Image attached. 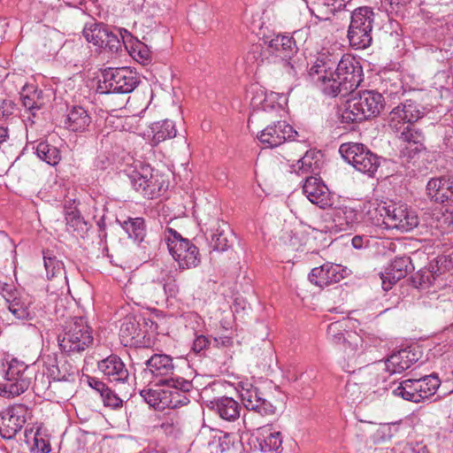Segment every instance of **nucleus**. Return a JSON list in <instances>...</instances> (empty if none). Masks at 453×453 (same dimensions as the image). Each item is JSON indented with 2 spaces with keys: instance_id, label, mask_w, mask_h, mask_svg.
Returning a JSON list of instances; mask_svg holds the SVG:
<instances>
[{
  "instance_id": "63",
  "label": "nucleus",
  "mask_w": 453,
  "mask_h": 453,
  "mask_svg": "<svg viewBox=\"0 0 453 453\" xmlns=\"http://www.w3.org/2000/svg\"><path fill=\"white\" fill-rule=\"evenodd\" d=\"M9 137L8 129L0 126V144L7 140Z\"/></svg>"
},
{
  "instance_id": "37",
  "label": "nucleus",
  "mask_w": 453,
  "mask_h": 453,
  "mask_svg": "<svg viewBox=\"0 0 453 453\" xmlns=\"http://www.w3.org/2000/svg\"><path fill=\"white\" fill-rule=\"evenodd\" d=\"M392 392L395 396H400L407 401L413 403H420L422 401V396L418 394L416 378L403 380Z\"/></svg>"
},
{
  "instance_id": "21",
  "label": "nucleus",
  "mask_w": 453,
  "mask_h": 453,
  "mask_svg": "<svg viewBox=\"0 0 453 453\" xmlns=\"http://www.w3.org/2000/svg\"><path fill=\"white\" fill-rule=\"evenodd\" d=\"M422 117L423 112L419 110L416 102L405 100L390 111L389 127L394 128L398 127V126L403 127L408 124H414Z\"/></svg>"
},
{
  "instance_id": "42",
  "label": "nucleus",
  "mask_w": 453,
  "mask_h": 453,
  "mask_svg": "<svg viewBox=\"0 0 453 453\" xmlns=\"http://www.w3.org/2000/svg\"><path fill=\"white\" fill-rule=\"evenodd\" d=\"M36 154L40 159L50 165H56L60 161L59 150L48 142H40L36 147Z\"/></svg>"
},
{
  "instance_id": "55",
  "label": "nucleus",
  "mask_w": 453,
  "mask_h": 453,
  "mask_svg": "<svg viewBox=\"0 0 453 453\" xmlns=\"http://www.w3.org/2000/svg\"><path fill=\"white\" fill-rule=\"evenodd\" d=\"M210 340L206 336L201 334L196 337L193 342L192 349L196 353H200L207 349Z\"/></svg>"
},
{
  "instance_id": "31",
  "label": "nucleus",
  "mask_w": 453,
  "mask_h": 453,
  "mask_svg": "<svg viewBox=\"0 0 453 453\" xmlns=\"http://www.w3.org/2000/svg\"><path fill=\"white\" fill-rule=\"evenodd\" d=\"M389 203L383 201H369L364 204V211L366 220L375 226H384L386 228V218H388V209Z\"/></svg>"
},
{
  "instance_id": "9",
  "label": "nucleus",
  "mask_w": 453,
  "mask_h": 453,
  "mask_svg": "<svg viewBox=\"0 0 453 453\" xmlns=\"http://www.w3.org/2000/svg\"><path fill=\"white\" fill-rule=\"evenodd\" d=\"M138 84V78L128 68H108L103 72V81L99 88L106 93L127 94Z\"/></svg>"
},
{
  "instance_id": "3",
  "label": "nucleus",
  "mask_w": 453,
  "mask_h": 453,
  "mask_svg": "<svg viewBox=\"0 0 453 453\" xmlns=\"http://www.w3.org/2000/svg\"><path fill=\"white\" fill-rule=\"evenodd\" d=\"M374 17L372 9L368 6L356 8L351 12L347 37L353 49L365 50L371 46Z\"/></svg>"
},
{
  "instance_id": "30",
  "label": "nucleus",
  "mask_w": 453,
  "mask_h": 453,
  "mask_svg": "<svg viewBox=\"0 0 453 453\" xmlns=\"http://www.w3.org/2000/svg\"><path fill=\"white\" fill-rule=\"evenodd\" d=\"M211 409L226 421H234L240 416V405L232 397H220L211 402Z\"/></svg>"
},
{
  "instance_id": "44",
  "label": "nucleus",
  "mask_w": 453,
  "mask_h": 453,
  "mask_svg": "<svg viewBox=\"0 0 453 453\" xmlns=\"http://www.w3.org/2000/svg\"><path fill=\"white\" fill-rule=\"evenodd\" d=\"M365 393V389L363 388L358 380L357 381L349 380L344 388L343 397L353 404L361 402Z\"/></svg>"
},
{
  "instance_id": "43",
  "label": "nucleus",
  "mask_w": 453,
  "mask_h": 453,
  "mask_svg": "<svg viewBox=\"0 0 453 453\" xmlns=\"http://www.w3.org/2000/svg\"><path fill=\"white\" fill-rule=\"evenodd\" d=\"M378 366L380 365L369 366L360 372L357 380L363 386V388L365 389V392L370 391L372 387L377 386L381 380L378 372L380 370Z\"/></svg>"
},
{
  "instance_id": "23",
  "label": "nucleus",
  "mask_w": 453,
  "mask_h": 453,
  "mask_svg": "<svg viewBox=\"0 0 453 453\" xmlns=\"http://www.w3.org/2000/svg\"><path fill=\"white\" fill-rule=\"evenodd\" d=\"M413 266L408 257H395L386 268L384 273H380L381 286L385 291L392 288L401 279H403Z\"/></svg>"
},
{
  "instance_id": "52",
  "label": "nucleus",
  "mask_w": 453,
  "mask_h": 453,
  "mask_svg": "<svg viewBox=\"0 0 453 453\" xmlns=\"http://www.w3.org/2000/svg\"><path fill=\"white\" fill-rule=\"evenodd\" d=\"M160 427L165 434L175 435L180 429V420L174 416L167 417L161 423Z\"/></svg>"
},
{
  "instance_id": "5",
  "label": "nucleus",
  "mask_w": 453,
  "mask_h": 453,
  "mask_svg": "<svg viewBox=\"0 0 453 453\" xmlns=\"http://www.w3.org/2000/svg\"><path fill=\"white\" fill-rule=\"evenodd\" d=\"M91 327L83 318H74L58 337V344L69 355L81 353L93 343Z\"/></svg>"
},
{
  "instance_id": "22",
  "label": "nucleus",
  "mask_w": 453,
  "mask_h": 453,
  "mask_svg": "<svg viewBox=\"0 0 453 453\" xmlns=\"http://www.w3.org/2000/svg\"><path fill=\"white\" fill-rule=\"evenodd\" d=\"M303 192L311 203L321 209H326L332 205L327 187L317 176L311 175L305 178Z\"/></svg>"
},
{
  "instance_id": "38",
  "label": "nucleus",
  "mask_w": 453,
  "mask_h": 453,
  "mask_svg": "<svg viewBox=\"0 0 453 453\" xmlns=\"http://www.w3.org/2000/svg\"><path fill=\"white\" fill-rule=\"evenodd\" d=\"M25 108L30 111H37L43 105L42 91L34 86H25L21 93Z\"/></svg>"
},
{
  "instance_id": "34",
  "label": "nucleus",
  "mask_w": 453,
  "mask_h": 453,
  "mask_svg": "<svg viewBox=\"0 0 453 453\" xmlns=\"http://www.w3.org/2000/svg\"><path fill=\"white\" fill-rule=\"evenodd\" d=\"M119 336L124 345L133 343V340H138L144 337V334L140 327L139 322L134 316H126L119 328Z\"/></svg>"
},
{
  "instance_id": "29",
  "label": "nucleus",
  "mask_w": 453,
  "mask_h": 453,
  "mask_svg": "<svg viewBox=\"0 0 453 453\" xmlns=\"http://www.w3.org/2000/svg\"><path fill=\"white\" fill-rule=\"evenodd\" d=\"M91 123V117L81 106H73L65 120V127L72 132H84Z\"/></svg>"
},
{
  "instance_id": "2",
  "label": "nucleus",
  "mask_w": 453,
  "mask_h": 453,
  "mask_svg": "<svg viewBox=\"0 0 453 453\" xmlns=\"http://www.w3.org/2000/svg\"><path fill=\"white\" fill-rule=\"evenodd\" d=\"M337 56L321 54L310 69V76L321 92L329 97L346 96L350 91L335 73Z\"/></svg>"
},
{
  "instance_id": "60",
  "label": "nucleus",
  "mask_w": 453,
  "mask_h": 453,
  "mask_svg": "<svg viewBox=\"0 0 453 453\" xmlns=\"http://www.w3.org/2000/svg\"><path fill=\"white\" fill-rule=\"evenodd\" d=\"M274 97L273 94L272 93L269 96H266L265 99L260 103L261 107L264 111H266L268 108H274L273 104H271V99Z\"/></svg>"
},
{
  "instance_id": "13",
  "label": "nucleus",
  "mask_w": 453,
  "mask_h": 453,
  "mask_svg": "<svg viewBox=\"0 0 453 453\" xmlns=\"http://www.w3.org/2000/svg\"><path fill=\"white\" fill-rule=\"evenodd\" d=\"M264 394L258 388L251 383H242L240 390V396L244 407L260 416H270L275 413L276 408L271 402L266 400Z\"/></svg>"
},
{
  "instance_id": "12",
  "label": "nucleus",
  "mask_w": 453,
  "mask_h": 453,
  "mask_svg": "<svg viewBox=\"0 0 453 453\" xmlns=\"http://www.w3.org/2000/svg\"><path fill=\"white\" fill-rule=\"evenodd\" d=\"M335 74L352 93L363 81V68L360 62L353 56H342L335 65Z\"/></svg>"
},
{
  "instance_id": "26",
  "label": "nucleus",
  "mask_w": 453,
  "mask_h": 453,
  "mask_svg": "<svg viewBox=\"0 0 453 453\" xmlns=\"http://www.w3.org/2000/svg\"><path fill=\"white\" fill-rule=\"evenodd\" d=\"M146 370L152 376L165 379L174 378L173 376L174 365L173 357L166 354H154L146 362Z\"/></svg>"
},
{
  "instance_id": "47",
  "label": "nucleus",
  "mask_w": 453,
  "mask_h": 453,
  "mask_svg": "<svg viewBox=\"0 0 453 453\" xmlns=\"http://www.w3.org/2000/svg\"><path fill=\"white\" fill-rule=\"evenodd\" d=\"M130 55L134 59L142 65H146L151 61V51L145 43L140 41H136L134 45H132Z\"/></svg>"
},
{
  "instance_id": "41",
  "label": "nucleus",
  "mask_w": 453,
  "mask_h": 453,
  "mask_svg": "<svg viewBox=\"0 0 453 453\" xmlns=\"http://www.w3.org/2000/svg\"><path fill=\"white\" fill-rule=\"evenodd\" d=\"M122 228L136 242H141L145 237L144 220L142 218L128 219L121 224Z\"/></svg>"
},
{
  "instance_id": "25",
  "label": "nucleus",
  "mask_w": 453,
  "mask_h": 453,
  "mask_svg": "<svg viewBox=\"0 0 453 453\" xmlns=\"http://www.w3.org/2000/svg\"><path fill=\"white\" fill-rule=\"evenodd\" d=\"M419 359V353L411 349H403L390 355L382 365V369L390 375L401 373L410 368L414 363Z\"/></svg>"
},
{
  "instance_id": "1",
  "label": "nucleus",
  "mask_w": 453,
  "mask_h": 453,
  "mask_svg": "<svg viewBox=\"0 0 453 453\" xmlns=\"http://www.w3.org/2000/svg\"><path fill=\"white\" fill-rule=\"evenodd\" d=\"M384 107L381 94L365 90L348 99L340 114L342 123H358L380 114Z\"/></svg>"
},
{
  "instance_id": "20",
  "label": "nucleus",
  "mask_w": 453,
  "mask_h": 453,
  "mask_svg": "<svg viewBox=\"0 0 453 453\" xmlns=\"http://www.w3.org/2000/svg\"><path fill=\"white\" fill-rule=\"evenodd\" d=\"M296 134L292 126L286 121H277L262 130L257 138L268 148H274L294 138Z\"/></svg>"
},
{
  "instance_id": "61",
  "label": "nucleus",
  "mask_w": 453,
  "mask_h": 453,
  "mask_svg": "<svg viewBox=\"0 0 453 453\" xmlns=\"http://www.w3.org/2000/svg\"><path fill=\"white\" fill-rule=\"evenodd\" d=\"M352 245L356 249H361L363 247V238L361 236H354L352 238Z\"/></svg>"
},
{
  "instance_id": "35",
  "label": "nucleus",
  "mask_w": 453,
  "mask_h": 453,
  "mask_svg": "<svg viewBox=\"0 0 453 453\" xmlns=\"http://www.w3.org/2000/svg\"><path fill=\"white\" fill-rule=\"evenodd\" d=\"M227 226L226 223H216L211 229L210 234L209 245L216 251H226L229 247V240L227 238Z\"/></svg>"
},
{
  "instance_id": "51",
  "label": "nucleus",
  "mask_w": 453,
  "mask_h": 453,
  "mask_svg": "<svg viewBox=\"0 0 453 453\" xmlns=\"http://www.w3.org/2000/svg\"><path fill=\"white\" fill-rule=\"evenodd\" d=\"M344 325L342 321H335L328 325L326 334L335 343H340L344 340Z\"/></svg>"
},
{
  "instance_id": "8",
  "label": "nucleus",
  "mask_w": 453,
  "mask_h": 453,
  "mask_svg": "<svg viewBox=\"0 0 453 453\" xmlns=\"http://www.w3.org/2000/svg\"><path fill=\"white\" fill-rule=\"evenodd\" d=\"M0 295L5 301V305L13 317L19 320H30L35 313L31 310L33 303L31 296L18 289L12 284L0 282Z\"/></svg>"
},
{
  "instance_id": "40",
  "label": "nucleus",
  "mask_w": 453,
  "mask_h": 453,
  "mask_svg": "<svg viewBox=\"0 0 453 453\" xmlns=\"http://www.w3.org/2000/svg\"><path fill=\"white\" fill-rule=\"evenodd\" d=\"M416 382L422 401L434 395L441 383L438 376L434 373L416 378Z\"/></svg>"
},
{
  "instance_id": "17",
  "label": "nucleus",
  "mask_w": 453,
  "mask_h": 453,
  "mask_svg": "<svg viewBox=\"0 0 453 453\" xmlns=\"http://www.w3.org/2000/svg\"><path fill=\"white\" fill-rule=\"evenodd\" d=\"M97 368L105 380L115 384H129L130 372L122 359L114 354L99 361Z\"/></svg>"
},
{
  "instance_id": "24",
  "label": "nucleus",
  "mask_w": 453,
  "mask_h": 453,
  "mask_svg": "<svg viewBox=\"0 0 453 453\" xmlns=\"http://www.w3.org/2000/svg\"><path fill=\"white\" fill-rule=\"evenodd\" d=\"M343 272L344 270L340 265L326 263L313 268L309 273V280L312 284L325 288L342 280L344 278Z\"/></svg>"
},
{
  "instance_id": "53",
  "label": "nucleus",
  "mask_w": 453,
  "mask_h": 453,
  "mask_svg": "<svg viewBox=\"0 0 453 453\" xmlns=\"http://www.w3.org/2000/svg\"><path fill=\"white\" fill-rule=\"evenodd\" d=\"M101 398L105 406H109L113 409L122 406L123 403V400L119 398L109 387L105 391H104V394H101Z\"/></svg>"
},
{
  "instance_id": "56",
  "label": "nucleus",
  "mask_w": 453,
  "mask_h": 453,
  "mask_svg": "<svg viewBox=\"0 0 453 453\" xmlns=\"http://www.w3.org/2000/svg\"><path fill=\"white\" fill-rule=\"evenodd\" d=\"M35 448L40 453H49L50 451V444L42 438H35Z\"/></svg>"
},
{
  "instance_id": "54",
  "label": "nucleus",
  "mask_w": 453,
  "mask_h": 453,
  "mask_svg": "<svg viewBox=\"0 0 453 453\" xmlns=\"http://www.w3.org/2000/svg\"><path fill=\"white\" fill-rule=\"evenodd\" d=\"M245 61L250 65H260L264 62L262 47L260 45H252L246 54Z\"/></svg>"
},
{
  "instance_id": "62",
  "label": "nucleus",
  "mask_w": 453,
  "mask_h": 453,
  "mask_svg": "<svg viewBox=\"0 0 453 453\" xmlns=\"http://www.w3.org/2000/svg\"><path fill=\"white\" fill-rule=\"evenodd\" d=\"M413 453H431L426 445L417 444L413 448Z\"/></svg>"
},
{
  "instance_id": "36",
  "label": "nucleus",
  "mask_w": 453,
  "mask_h": 453,
  "mask_svg": "<svg viewBox=\"0 0 453 453\" xmlns=\"http://www.w3.org/2000/svg\"><path fill=\"white\" fill-rule=\"evenodd\" d=\"M262 436L257 438L258 445L263 452L278 451L281 448L282 436L280 432L272 431V427H264Z\"/></svg>"
},
{
  "instance_id": "45",
  "label": "nucleus",
  "mask_w": 453,
  "mask_h": 453,
  "mask_svg": "<svg viewBox=\"0 0 453 453\" xmlns=\"http://www.w3.org/2000/svg\"><path fill=\"white\" fill-rule=\"evenodd\" d=\"M44 267L49 279L57 277L64 273L63 263L56 257L50 255L49 251L43 253Z\"/></svg>"
},
{
  "instance_id": "64",
  "label": "nucleus",
  "mask_w": 453,
  "mask_h": 453,
  "mask_svg": "<svg viewBox=\"0 0 453 453\" xmlns=\"http://www.w3.org/2000/svg\"><path fill=\"white\" fill-rule=\"evenodd\" d=\"M6 105H7V104L4 103V104L2 106H0V116H2V117H7L12 114V110L5 109ZM9 106L11 109H12V107L11 106V104H9Z\"/></svg>"
},
{
  "instance_id": "32",
  "label": "nucleus",
  "mask_w": 453,
  "mask_h": 453,
  "mask_svg": "<svg viewBox=\"0 0 453 453\" xmlns=\"http://www.w3.org/2000/svg\"><path fill=\"white\" fill-rule=\"evenodd\" d=\"M49 375L55 381H73L76 369L66 360L55 358L54 364H49Z\"/></svg>"
},
{
  "instance_id": "14",
  "label": "nucleus",
  "mask_w": 453,
  "mask_h": 453,
  "mask_svg": "<svg viewBox=\"0 0 453 453\" xmlns=\"http://www.w3.org/2000/svg\"><path fill=\"white\" fill-rule=\"evenodd\" d=\"M5 382L9 385L11 394L24 393L31 385L32 373L24 362L12 358L4 374Z\"/></svg>"
},
{
  "instance_id": "48",
  "label": "nucleus",
  "mask_w": 453,
  "mask_h": 453,
  "mask_svg": "<svg viewBox=\"0 0 453 453\" xmlns=\"http://www.w3.org/2000/svg\"><path fill=\"white\" fill-rule=\"evenodd\" d=\"M335 218L341 226L344 224L346 226H352L355 223L358 222L357 211L347 206L340 208L335 214Z\"/></svg>"
},
{
  "instance_id": "19",
  "label": "nucleus",
  "mask_w": 453,
  "mask_h": 453,
  "mask_svg": "<svg viewBox=\"0 0 453 453\" xmlns=\"http://www.w3.org/2000/svg\"><path fill=\"white\" fill-rule=\"evenodd\" d=\"M83 35L88 42L111 52H118L122 46L118 36L103 24H94L89 28L86 27Z\"/></svg>"
},
{
  "instance_id": "33",
  "label": "nucleus",
  "mask_w": 453,
  "mask_h": 453,
  "mask_svg": "<svg viewBox=\"0 0 453 453\" xmlns=\"http://www.w3.org/2000/svg\"><path fill=\"white\" fill-rule=\"evenodd\" d=\"M318 153L307 151L303 157L291 165V171L298 175L311 174L317 176L319 173V161Z\"/></svg>"
},
{
  "instance_id": "7",
  "label": "nucleus",
  "mask_w": 453,
  "mask_h": 453,
  "mask_svg": "<svg viewBox=\"0 0 453 453\" xmlns=\"http://www.w3.org/2000/svg\"><path fill=\"white\" fill-rule=\"evenodd\" d=\"M340 153L357 171L372 176L380 165V159L362 143H343Z\"/></svg>"
},
{
  "instance_id": "18",
  "label": "nucleus",
  "mask_w": 453,
  "mask_h": 453,
  "mask_svg": "<svg viewBox=\"0 0 453 453\" xmlns=\"http://www.w3.org/2000/svg\"><path fill=\"white\" fill-rule=\"evenodd\" d=\"M391 129L399 140L406 143V146L402 150V153L404 156L411 158L425 149V135L423 132L416 128L413 124H408L403 127L398 126V127Z\"/></svg>"
},
{
  "instance_id": "59",
  "label": "nucleus",
  "mask_w": 453,
  "mask_h": 453,
  "mask_svg": "<svg viewBox=\"0 0 453 453\" xmlns=\"http://www.w3.org/2000/svg\"><path fill=\"white\" fill-rule=\"evenodd\" d=\"M9 391V385L6 382L4 384L0 383V396L10 398L19 395L18 394H11Z\"/></svg>"
},
{
  "instance_id": "4",
  "label": "nucleus",
  "mask_w": 453,
  "mask_h": 453,
  "mask_svg": "<svg viewBox=\"0 0 453 453\" xmlns=\"http://www.w3.org/2000/svg\"><path fill=\"white\" fill-rule=\"evenodd\" d=\"M168 250L180 270L196 267L201 263L199 249L176 230L167 227L164 233Z\"/></svg>"
},
{
  "instance_id": "39",
  "label": "nucleus",
  "mask_w": 453,
  "mask_h": 453,
  "mask_svg": "<svg viewBox=\"0 0 453 453\" xmlns=\"http://www.w3.org/2000/svg\"><path fill=\"white\" fill-rule=\"evenodd\" d=\"M152 130L154 133L152 142L154 144H158L166 139L173 138L177 133L174 123L169 119L155 123Z\"/></svg>"
},
{
  "instance_id": "49",
  "label": "nucleus",
  "mask_w": 453,
  "mask_h": 453,
  "mask_svg": "<svg viewBox=\"0 0 453 453\" xmlns=\"http://www.w3.org/2000/svg\"><path fill=\"white\" fill-rule=\"evenodd\" d=\"M160 276L163 298L165 296H174L179 290L176 280L166 271L161 272Z\"/></svg>"
},
{
  "instance_id": "50",
  "label": "nucleus",
  "mask_w": 453,
  "mask_h": 453,
  "mask_svg": "<svg viewBox=\"0 0 453 453\" xmlns=\"http://www.w3.org/2000/svg\"><path fill=\"white\" fill-rule=\"evenodd\" d=\"M66 226L76 232H83L87 229V223L81 218L78 211H70L65 215Z\"/></svg>"
},
{
  "instance_id": "6",
  "label": "nucleus",
  "mask_w": 453,
  "mask_h": 453,
  "mask_svg": "<svg viewBox=\"0 0 453 453\" xmlns=\"http://www.w3.org/2000/svg\"><path fill=\"white\" fill-rule=\"evenodd\" d=\"M130 180L133 188L148 199L160 196L167 188L164 176L158 171L142 163L135 166V170L130 175Z\"/></svg>"
},
{
  "instance_id": "46",
  "label": "nucleus",
  "mask_w": 453,
  "mask_h": 453,
  "mask_svg": "<svg viewBox=\"0 0 453 453\" xmlns=\"http://www.w3.org/2000/svg\"><path fill=\"white\" fill-rule=\"evenodd\" d=\"M141 396L145 400L147 403L155 408H164L165 404H164V395H165V388L163 389H142L141 391Z\"/></svg>"
},
{
  "instance_id": "15",
  "label": "nucleus",
  "mask_w": 453,
  "mask_h": 453,
  "mask_svg": "<svg viewBox=\"0 0 453 453\" xmlns=\"http://www.w3.org/2000/svg\"><path fill=\"white\" fill-rule=\"evenodd\" d=\"M267 45L270 52L280 58L288 67V73H295L294 57L297 53L298 48L293 37L287 35H277L267 42Z\"/></svg>"
},
{
  "instance_id": "16",
  "label": "nucleus",
  "mask_w": 453,
  "mask_h": 453,
  "mask_svg": "<svg viewBox=\"0 0 453 453\" xmlns=\"http://www.w3.org/2000/svg\"><path fill=\"white\" fill-rule=\"evenodd\" d=\"M27 409L25 405H14L0 411V434L3 438L12 439L24 426L27 421Z\"/></svg>"
},
{
  "instance_id": "11",
  "label": "nucleus",
  "mask_w": 453,
  "mask_h": 453,
  "mask_svg": "<svg viewBox=\"0 0 453 453\" xmlns=\"http://www.w3.org/2000/svg\"><path fill=\"white\" fill-rule=\"evenodd\" d=\"M386 228L410 232L417 227L419 219L417 212L405 203H389Z\"/></svg>"
},
{
  "instance_id": "57",
  "label": "nucleus",
  "mask_w": 453,
  "mask_h": 453,
  "mask_svg": "<svg viewBox=\"0 0 453 453\" xmlns=\"http://www.w3.org/2000/svg\"><path fill=\"white\" fill-rule=\"evenodd\" d=\"M89 386L97 391L100 395L104 394V391L108 388V386L103 382L102 380L96 379V378H90L88 380Z\"/></svg>"
},
{
  "instance_id": "28",
  "label": "nucleus",
  "mask_w": 453,
  "mask_h": 453,
  "mask_svg": "<svg viewBox=\"0 0 453 453\" xmlns=\"http://www.w3.org/2000/svg\"><path fill=\"white\" fill-rule=\"evenodd\" d=\"M129 292L134 293L137 298H144L150 300L163 299L161 276L157 280L147 281L141 285L129 283Z\"/></svg>"
},
{
  "instance_id": "58",
  "label": "nucleus",
  "mask_w": 453,
  "mask_h": 453,
  "mask_svg": "<svg viewBox=\"0 0 453 453\" xmlns=\"http://www.w3.org/2000/svg\"><path fill=\"white\" fill-rule=\"evenodd\" d=\"M214 342L217 347H228L233 344V339L229 336L224 335L214 338Z\"/></svg>"
},
{
  "instance_id": "27",
  "label": "nucleus",
  "mask_w": 453,
  "mask_h": 453,
  "mask_svg": "<svg viewBox=\"0 0 453 453\" xmlns=\"http://www.w3.org/2000/svg\"><path fill=\"white\" fill-rule=\"evenodd\" d=\"M426 191L428 196L437 203L453 202V175L448 179L443 177L430 180Z\"/></svg>"
},
{
  "instance_id": "10",
  "label": "nucleus",
  "mask_w": 453,
  "mask_h": 453,
  "mask_svg": "<svg viewBox=\"0 0 453 453\" xmlns=\"http://www.w3.org/2000/svg\"><path fill=\"white\" fill-rule=\"evenodd\" d=\"M157 386L165 387L164 404L175 409L187 405L190 400L193 384L181 377L159 379Z\"/></svg>"
}]
</instances>
